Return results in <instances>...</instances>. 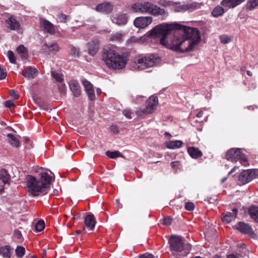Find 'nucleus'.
Wrapping results in <instances>:
<instances>
[{"mask_svg":"<svg viewBox=\"0 0 258 258\" xmlns=\"http://www.w3.org/2000/svg\"><path fill=\"white\" fill-rule=\"evenodd\" d=\"M173 30L175 31L170 46L172 50L182 52L190 51L200 42L201 37L198 29L177 23H163L158 25L149 31L148 35L161 37L160 43L167 46V36Z\"/></svg>","mask_w":258,"mask_h":258,"instance_id":"nucleus-1","label":"nucleus"},{"mask_svg":"<svg viewBox=\"0 0 258 258\" xmlns=\"http://www.w3.org/2000/svg\"><path fill=\"white\" fill-rule=\"evenodd\" d=\"M26 180V187L28 192L33 196H37L47 193L51 177L47 172H42L40 173L39 179L32 175H28Z\"/></svg>","mask_w":258,"mask_h":258,"instance_id":"nucleus-2","label":"nucleus"},{"mask_svg":"<svg viewBox=\"0 0 258 258\" xmlns=\"http://www.w3.org/2000/svg\"><path fill=\"white\" fill-rule=\"evenodd\" d=\"M102 59L109 69L118 70L124 68L127 61L125 55L119 54L112 48L103 49Z\"/></svg>","mask_w":258,"mask_h":258,"instance_id":"nucleus-3","label":"nucleus"},{"mask_svg":"<svg viewBox=\"0 0 258 258\" xmlns=\"http://www.w3.org/2000/svg\"><path fill=\"white\" fill-rule=\"evenodd\" d=\"M160 62V58L155 55H140L130 62V67L133 71H140L156 66Z\"/></svg>","mask_w":258,"mask_h":258,"instance_id":"nucleus-4","label":"nucleus"},{"mask_svg":"<svg viewBox=\"0 0 258 258\" xmlns=\"http://www.w3.org/2000/svg\"><path fill=\"white\" fill-rule=\"evenodd\" d=\"M131 9L135 13L150 14L155 16L164 15L165 14L164 9L148 1L135 3L132 6Z\"/></svg>","mask_w":258,"mask_h":258,"instance_id":"nucleus-5","label":"nucleus"},{"mask_svg":"<svg viewBox=\"0 0 258 258\" xmlns=\"http://www.w3.org/2000/svg\"><path fill=\"white\" fill-rule=\"evenodd\" d=\"M172 251L180 253V255H186L191 249L190 244L186 242L182 237L172 235L169 239Z\"/></svg>","mask_w":258,"mask_h":258,"instance_id":"nucleus-6","label":"nucleus"},{"mask_svg":"<svg viewBox=\"0 0 258 258\" xmlns=\"http://www.w3.org/2000/svg\"><path fill=\"white\" fill-rule=\"evenodd\" d=\"M226 159L232 162L239 161L242 165L246 166L248 165L245 154L241 152L240 148H232L228 150L226 154Z\"/></svg>","mask_w":258,"mask_h":258,"instance_id":"nucleus-7","label":"nucleus"},{"mask_svg":"<svg viewBox=\"0 0 258 258\" xmlns=\"http://www.w3.org/2000/svg\"><path fill=\"white\" fill-rule=\"evenodd\" d=\"M257 177H258L257 169L244 170L239 174V181L242 184H245Z\"/></svg>","mask_w":258,"mask_h":258,"instance_id":"nucleus-8","label":"nucleus"},{"mask_svg":"<svg viewBox=\"0 0 258 258\" xmlns=\"http://www.w3.org/2000/svg\"><path fill=\"white\" fill-rule=\"evenodd\" d=\"M10 180L11 176L8 171L5 169H0V193L9 185Z\"/></svg>","mask_w":258,"mask_h":258,"instance_id":"nucleus-9","label":"nucleus"},{"mask_svg":"<svg viewBox=\"0 0 258 258\" xmlns=\"http://www.w3.org/2000/svg\"><path fill=\"white\" fill-rule=\"evenodd\" d=\"M153 21L152 17L150 16L139 17L134 20V25L136 27L144 29L148 27Z\"/></svg>","mask_w":258,"mask_h":258,"instance_id":"nucleus-10","label":"nucleus"},{"mask_svg":"<svg viewBox=\"0 0 258 258\" xmlns=\"http://www.w3.org/2000/svg\"><path fill=\"white\" fill-rule=\"evenodd\" d=\"M158 104V98L156 96H151L147 101L146 107L142 110L145 114L152 113Z\"/></svg>","mask_w":258,"mask_h":258,"instance_id":"nucleus-11","label":"nucleus"},{"mask_svg":"<svg viewBox=\"0 0 258 258\" xmlns=\"http://www.w3.org/2000/svg\"><path fill=\"white\" fill-rule=\"evenodd\" d=\"M40 28L44 32L49 34H54L56 32L55 27L49 21L42 19L40 23Z\"/></svg>","mask_w":258,"mask_h":258,"instance_id":"nucleus-12","label":"nucleus"},{"mask_svg":"<svg viewBox=\"0 0 258 258\" xmlns=\"http://www.w3.org/2000/svg\"><path fill=\"white\" fill-rule=\"evenodd\" d=\"M128 19L127 14L125 13L116 14L111 17L112 22L118 26L125 25L127 23Z\"/></svg>","mask_w":258,"mask_h":258,"instance_id":"nucleus-13","label":"nucleus"},{"mask_svg":"<svg viewBox=\"0 0 258 258\" xmlns=\"http://www.w3.org/2000/svg\"><path fill=\"white\" fill-rule=\"evenodd\" d=\"M81 82L85 88L89 99L90 100H94L95 99V95L92 84L84 78L81 80Z\"/></svg>","mask_w":258,"mask_h":258,"instance_id":"nucleus-14","label":"nucleus"},{"mask_svg":"<svg viewBox=\"0 0 258 258\" xmlns=\"http://www.w3.org/2000/svg\"><path fill=\"white\" fill-rule=\"evenodd\" d=\"M95 10L98 12L106 14H109L113 10V5L109 2H104L98 5Z\"/></svg>","mask_w":258,"mask_h":258,"instance_id":"nucleus-15","label":"nucleus"},{"mask_svg":"<svg viewBox=\"0 0 258 258\" xmlns=\"http://www.w3.org/2000/svg\"><path fill=\"white\" fill-rule=\"evenodd\" d=\"M198 8V5L194 3L182 5H177L175 7V11L177 12H183L186 11H193Z\"/></svg>","mask_w":258,"mask_h":258,"instance_id":"nucleus-16","label":"nucleus"},{"mask_svg":"<svg viewBox=\"0 0 258 258\" xmlns=\"http://www.w3.org/2000/svg\"><path fill=\"white\" fill-rule=\"evenodd\" d=\"M70 89L74 96L78 97L81 94V89L79 83L76 80H71L69 83Z\"/></svg>","mask_w":258,"mask_h":258,"instance_id":"nucleus-17","label":"nucleus"},{"mask_svg":"<svg viewBox=\"0 0 258 258\" xmlns=\"http://www.w3.org/2000/svg\"><path fill=\"white\" fill-rule=\"evenodd\" d=\"M245 0H222L220 5L226 9L234 8Z\"/></svg>","mask_w":258,"mask_h":258,"instance_id":"nucleus-18","label":"nucleus"},{"mask_svg":"<svg viewBox=\"0 0 258 258\" xmlns=\"http://www.w3.org/2000/svg\"><path fill=\"white\" fill-rule=\"evenodd\" d=\"M88 53L91 56L95 55L99 49V41L98 40L91 41L87 43Z\"/></svg>","mask_w":258,"mask_h":258,"instance_id":"nucleus-19","label":"nucleus"},{"mask_svg":"<svg viewBox=\"0 0 258 258\" xmlns=\"http://www.w3.org/2000/svg\"><path fill=\"white\" fill-rule=\"evenodd\" d=\"M38 71L32 67L26 68L23 70L22 75L27 79H34L37 75Z\"/></svg>","mask_w":258,"mask_h":258,"instance_id":"nucleus-20","label":"nucleus"},{"mask_svg":"<svg viewBox=\"0 0 258 258\" xmlns=\"http://www.w3.org/2000/svg\"><path fill=\"white\" fill-rule=\"evenodd\" d=\"M236 228L242 233L252 235L253 233L252 228L248 224L243 222H240L236 226Z\"/></svg>","mask_w":258,"mask_h":258,"instance_id":"nucleus-21","label":"nucleus"},{"mask_svg":"<svg viewBox=\"0 0 258 258\" xmlns=\"http://www.w3.org/2000/svg\"><path fill=\"white\" fill-rule=\"evenodd\" d=\"M238 213V209L234 208L232 212H227L222 217V220L226 223H229L236 218Z\"/></svg>","mask_w":258,"mask_h":258,"instance_id":"nucleus-22","label":"nucleus"},{"mask_svg":"<svg viewBox=\"0 0 258 258\" xmlns=\"http://www.w3.org/2000/svg\"><path fill=\"white\" fill-rule=\"evenodd\" d=\"M84 223L86 226L90 230L94 229L96 221L93 214H88L85 218Z\"/></svg>","mask_w":258,"mask_h":258,"instance_id":"nucleus-23","label":"nucleus"},{"mask_svg":"<svg viewBox=\"0 0 258 258\" xmlns=\"http://www.w3.org/2000/svg\"><path fill=\"white\" fill-rule=\"evenodd\" d=\"M6 23L8 27L11 30H16L20 27V23L16 18L14 16L10 17L7 20Z\"/></svg>","mask_w":258,"mask_h":258,"instance_id":"nucleus-24","label":"nucleus"},{"mask_svg":"<svg viewBox=\"0 0 258 258\" xmlns=\"http://www.w3.org/2000/svg\"><path fill=\"white\" fill-rule=\"evenodd\" d=\"M225 8L218 5L212 11V16L215 18L222 16L225 12Z\"/></svg>","mask_w":258,"mask_h":258,"instance_id":"nucleus-25","label":"nucleus"},{"mask_svg":"<svg viewBox=\"0 0 258 258\" xmlns=\"http://www.w3.org/2000/svg\"><path fill=\"white\" fill-rule=\"evenodd\" d=\"M248 213L251 218L258 223V207L251 206L248 209Z\"/></svg>","mask_w":258,"mask_h":258,"instance_id":"nucleus-26","label":"nucleus"},{"mask_svg":"<svg viewBox=\"0 0 258 258\" xmlns=\"http://www.w3.org/2000/svg\"><path fill=\"white\" fill-rule=\"evenodd\" d=\"M182 144L180 140L170 141L166 143V147L168 149H175L181 147Z\"/></svg>","mask_w":258,"mask_h":258,"instance_id":"nucleus-27","label":"nucleus"},{"mask_svg":"<svg viewBox=\"0 0 258 258\" xmlns=\"http://www.w3.org/2000/svg\"><path fill=\"white\" fill-rule=\"evenodd\" d=\"M0 254L4 258H10L12 255L11 247L5 245L0 248Z\"/></svg>","mask_w":258,"mask_h":258,"instance_id":"nucleus-28","label":"nucleus"},{"mask_svg":"<svg viewBox=\"0 0 258 258\" xmlns=\"http://www.w3.org/2000/svg\"><path fill=\"white\" fill-rule=\"evenodd\" d=\"M189 155L193 158H197L202 156V153L198 148L189 147L187 150Z\"/></svg>","mask_w":258,"mask_h":258,"instance_id":"nucleus-29","label":"nucleus"},{"mask_svg":"<svg viewBox=\"0 0 258 258\" xmlns=\"http://www.w3.org/2000/svg\"><path fill=\"white\" fill-rule=\"evenodd\" d=\"M43 49L46 51L56 52L59 50V47L57 43H54L50 45L44 44L43 46Z\"/></svg>","mask_w":258,"mask_h":258,"instance_id":"nucleus-30","label":"nucleus"},{"mask_svg":"<svg viewBox=\"0 0 258 258\" xmlns=\"http://www.w3.org/2000/svg\"><path fill=\"white\" fill-rule=\"evenodd\" d=\"M7 136L8 138L9 142L12 146L17 148L20 146V142L13 135L8 134Z\"/></svg>","mask_w":258,"mask_h":258,"instance_id":"nucleus-31","label":"nucleus"},{"mask_svg":"<svg viewBox=\"0 0 258 258\" xmlns=\"http://www.w3.org/2000/svg\"><path fill=\"white\" fill-rule=\"evenodd\" d=\"M17 51L23 59H26L28 57L27 49L23 45H20L17 48Z\"/></svg>","mask_w":258,"mask_h":258,"instance_id":"nucleus-32","label":"nucleus"},{"mask_svg":"<svg viewBox=\"0 0 258 258\" xmlns=\"http://www.w3.org/2000/svg\"><path fill=\"white\" fill-rule=\"evenodd\" d=\"M219 39L221 43L226 44L231 42L233 37L228 35H222L219 37Z\"/></svg>","mask_w":258,"mask_h":258,"instance_id":"nucleus-33","label":"nucleus"},{"mask_svg":"<svg viewBox=\"0 0 258 258\" xmlns=\"http://www.w3.org/2000/svg\"><path fill=\"white\" fill-rule=\"evenodd\" d=\"M258 6V0H248L246 4L247 9L251 11Z\"/></svg>","mask_w":258,"mask_h":258,"instance_id":"nucleus-34","label":"nucleus"},{"mask_svg":"<svg viewBox=\"0 0 258 258\" xmlns=\"http://www.w3.org/2000/svg\"><path fill=\"white\" fill-rule=\"evenodd\" d=\"M123 36L121 32H117L112 34L110 39L111 41H120L122 40Z\"/></svg>","mask_w":258,"mask_h":258,"instance_id":"nucleus-35","label":"nucleus"},{"mask_svg":"<svg viewBox=\"0 0 258 258\" xmlns=\"http://www.w3.org/2000/svg\"><path fill=\"white\" fill-rule=\"evenodd\" d=\"M25 253V248L23 246H18L16 249V254L19 258L22 257Z\"/></svg>","mask_w":258,"mask_h":258,"instance_id":"nucleus-36","label":"nucleus"},{"mask_svg":"<svg viewBox=\"0 0 258 258\" xmlns=\"http://www.w3.org/2000/svg\"><path fill=\"white\" fill-rule=\"evenodd\" d=\"M105 154L108 157L112 159H114L118 157H120L121 156V153L118 151L110 152L108 151L106 152Z\"/></svg>","mask_w":258,"mask_h":258,"instance_id":"nucleus-37","label":"nucleus"},{"mask_svg":"<svg viewBox=\"0 0 258 258\" xmlns=\"http://www.w3.org/2000/svg\"><path fill=\"white\" fill-rule=\"evenodd\" d=\"M51 76L54 79L58 82H61L63 81L62 75L57 73L55 71L51 72Z\"/></svg>","mask_w":258,"mask_h":258,"instance_id":"nucleus-38","label":"nucleus"},{"mask_svg":"<svg viewBox=\"0 0 258 258\" xmlns=\"http://www.w3.org/2000/svg\"><path fill=\"white\" fill-rule=\"evenodd\" d=\"M45 227V224L43 221H39L35 225V229L37 232L42 231Z\"/></svg>","mask_w":258,"mask_h":258,"instance_id":"nucleus-39","label":"nucleus"},{"mask_svg":"<svg viewBox=\"0 0 258 258\" xmlns=\"http://www.w3.org/2000/svg\"><path fill=\"white\" fill-rule=\"evenodd\" d=\"M70 54L74 57H78L80 55L79 49L77 47L73 46L71 48Z\"/></svg>","mask_w":258,"mask_h":258,"instance_id":"nucleus-40","label":"nucleus"},{"mask_svg":"<svg viewBox=\"0 0 258 258\" xmlns=\"http://www.w3.org/2000/svg\"><path fill=\"white\" fill-rule=\"evenodd\" d=\"M7 56L12 63H16V58L13 51L9 50L7 53Z\"/></svg>","mask_w":258,"mask_h":258,"instance_id":"nucleus-41","label":"nucleus"},{"mask_svg":"<svg viewBox=\"0 0 258 258\" xmlns=\"http://www.w3.org/2000/svg\"><path fill=\"white\" fill-rule=\"evenodd\" d=\"M123 115L127 118L131 119L134 116V112L130 109H125L122 112Z\"/></svg>","mask_w":258,"mask_h":258,"instance_id":"nucleus-42","label":"nucleus"},{"mask_svg":"<svg viewBox=\"0 0 258 258\" xmlns=\"http://www.w3.org/2000/svg\"><path fill=\"white\" fill-rule=\"evenodd\" d=\"M185 209L189 211H193L195 209V205L192 202H187L185 204Z\"/></svg>","mask_w":258,"mask_h":258,"instance_id":"nucleus-43","label":"nucleus"},{"mask_svg":"<svg viewBox=\"0 0 258 258\" xmlns=\"http://www.w3.org/2000/svg\"><path fill=\"white\" fill-rule=\"evenodd\" d=\"M10 95L14 99H17L19 97V95L16 93V92L14 90H11L10 91Z\"/></svg>","mask_w":258,"mask_h":258,"instance_id":"nucleus-44","label":"nucleus"},{"mask_svg":"<svg viewBox=\"0 0 258 258\" xmlns=\"http://www.w3.org/2000/svg\"><path fill=\"white\" fill-rule=\"evenodd\" d=\"M7 76V72L0 67V80L5 78Z\"/></svg>","mask_w":258,"mask_h":258,"instance_id":"nucleus-45","label":"nucleus"},{"mask_svg":"<svg viewBox=\"0 0 258 258\" xmlns=\"http://www.w3.org/2000/svg\"><path fill=\"white\" fill-rule=\"evenodd\" d=\"M171 220H172L170 217H165L163 219V223L165 225H169L171 224Z\"/></svg>","mask_w":258,"mask_h":258,"instance_id":"nucleus-46","label":"nucleus"},{"mask_svg":"<svg viewBox=\"0 0 258 258\" xmlns=\"http://www.w3.org/2000/svg\"><path fill=\"white\" fill-rule=\"evenodd\" d=\"M14 235L18 239H21L22 235L21 232L18 230H15L14 232Z\"/></svg>","mask_w":258,"mask_h":258,"instance_id":"nucleus-47","label":"nucleus"},{"mask_svg":"<svg viewBox=\"0 0 258 258\" xmlns=\"http://www.w3.org/2000/svg\"><path fill=\"white\" fill-rule=\"evenodd\" d=\"M5 106L8 108H10L14 105V101L13 100H7L5 102Z\"/></svg>","mask_w":258,"mask_h":258,"instance_id":"nucleus-48","label":"nucleus"},{"mask_svg":"<svg viewBox=\"0 0 258 258\" xmlns=\"http://www.w3.org/2000/svg\"><path fill=\"white\" fill-rule=\"evenodd\" d=\"M139 258H154V256L152 254L146 253L141 255Z\"/></svg>","mask_w":258,"mask_h":258,"instance_id":"nucleus-49","label":"nucleus"},{"mask_svg":"<svg viewBox=\"0 0 258 258\" xmlns=\"http://www.w3.org/2000/svg\"><path fill=\"white\" fill-rule=\"evenodd\" d=\"M58 20L60 22H64L67 18V15L63 14H60L58 15Z\"/></svg>","mask_w":258,"mask_h":258,"instance_id":"nucleus-50","label":"nucleus"},{"mask_svg":"<svg viewBox=\"0 0 258 258\" xmlns=\"http://www.w3.org/2000/svg\"><path fill=\"white\" fill-rule=\"evenodd\" d=\"M66 86L65 84H60L59 86V90L61 93H64L66 91Z\"/></svg>","mask_w":258,"mask_h":258,"instance_id":"nucleus-51","label":"nucleus"},{"mask_svg":"<svg viewBox=\"0 0 258 258\" xmlns=\"http://www.w3.org/2000/svg\"><path fill=\"white\" fill-rule=\"evenodd\" d=\"M116 207L118 208L119 209H121L122 207V204L119 202V201L118 200H116Z\"/></svg>","mask_w":258,"mask_h":258,"instance_id":"nucleus-52","label":"nucleus"},{"mask_svg":"<svg viewBox=\"0 0 258 258\" xmlns=\"http://www.w3.org/2000/svg\"><path fill=\"white\" fill-rule=\"evenodd\" d=\"M238 246L239 247L243 248V250L244 251V252L245 253L247 251V250L245 248L244 244H238Z\"/></svg>","mask_w":258,"mask_h":258,"instance_id":"nucleus-53","label":"nucleus"},{"mask_svg":"<svg viewBox=\"0 0 258 258\" xmlns=\"http://www.w3.org/2000/svg\"><path fill=\"white\" fill-rule=\"evenodd\" d=\"M237 166H234L232 168V169L231 170V171L228 173V174H230L231 173L234 172L235 171V170H236L237 169Z\"/></svg>","mask_w":258,"mask_h":258,"instance_id":"nucleus-54","label":"nucleus"},{"mask_svg":"<svg viewBox=\"0 0 258 258\" xmlns=\"http://www.w3.org/2000/svg\"><path fill=\"white\" fill-rule=\"evenodd\" d=\"M178 164V162L177 161H174L171 163V165L172 167H175L177 164Z\"/></svg>","mask_w":258,"mask_h":258,"instance_id":"nucleus-55","label":"nucleus"},{"mask_svg":"<svg viewBox=\"0 0 258 258\" xmlns=\"http://www.w3.org/2000/svg\"><path fill=\"white\" fill-rule=\"evenodd\" d=\"M111 130H112V131H113V132H114V133H115V132H116V133H117V132H118L117 128V127H116L115 126H111Z\"/></svg>","mask_w":258,"mask_h":258,"instance_id":"nucleus-56","label":"nucleus"},{"mask_svg":"<svg viewBox=\"0 0 258 258\" xmlns=\"http://www.w3.org/2000/svg\"><path fill=\"white\" fill-rule=\"evenodd\" d=\"M227 258H238V257L234 254H231L228 255Z\"/></svg>","mask_w":258,"mask_h":258,"instance_id":"nucleus-57","label":"nucleus"},{"mask_svg":"<svg viewBox=\"0 0 258 258\" xmlns=\"http://www.w3.org/2000/svg\"><path fill=\"white\" fill-rule=\"evenodd\" d=\"M203 111H200L197 114V117H201L203 116Z\"/></svg>","mask_w":258,"mask_h":258,"instance_id":"nucleus-58","label":"nucleus"},{"mask_svg":"<svg viewBox=\"0 0 258 258\" xmlns=\"http://www.w3.org/2000/svg\"><path fill=\"white\" fill-rule=\"evenodd\" d=\"M74 215V214L73 213L72 211H71L70 212V213L68 215H65V217L67 218H68L69 217H70L71 216H73Z\"/></svg>","mask_w":258,"mask_h":258,"instance_id":"nucleus-59","label":"nucleus"},{"mask_svg":"<svg viewBox=\"0 0 258 258\" xmlns=\"http://www.w3.org/2000/svg\"><path fill=\"white\" fill-rule=\"evenodd\" d=\"M247 74L249 76H252V73L249 71H247Z\"/></svg>","mask_w":258,"mask_h":258,"instance_id":"nucleus-60","label":"nucleus"},{"mask_svg":"<svg viewBox=\"0 0 258 258\" xmlns=\"http://www.w3.org/2000/svg\"><path fill=\"white\" fill-rule=\"evenodd\" d=\"M101 90L99 88L96 89V92L98 94H99L101 93Z\"/></svg>","mask_w":258,"mask_h":258,"instance_id":"nucleus-61","label":"nucleus"},{"mask_svg":"<svg viewBox=\"0 0 258 258\" xmlns=\"http://www.w3.org/2000/svg\"><path fill=\"white\" fill-rule=\"evenodd\" d=\"M80 217V215L79 214H78V217H76L75 216H74L73 218H72V219L73 220H75L76 218H79Z\"/></svg>","mask_w":258,"mask_h":258,"instance_id":"nucleus-62","label":"nucleus"},{"mask_svg":"<svg viewBox=\"0 0 258 258\" xmlns=\"http://www.w3.org/2000/svg\"><path fill=\"white\" fill-rule=\"evenodd\" d=\"M165 135L166 136H170V137H171V135L169 133H168V132H166V133H165Z\"/></svg>","mask_w":258,"mask_h":258,"instance_id":"nucleus-63","label":"nucleus"},{"mask_svg":"<svg viewBox=\"0 0 258 258\" xmlns=\"http://www.w3.org/2000/svg\"><path fill=\"white\" fill-rule=\"evenodd\" d=\"M213 258H223L222 257L219 255H215L213 257Z\"/></svg>","mask_w":258,"mask_h":258,"instance_id":"nucleus-64","label":"nucleus"}]
</instances>
